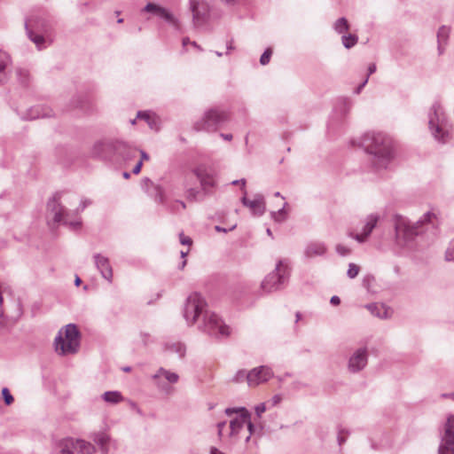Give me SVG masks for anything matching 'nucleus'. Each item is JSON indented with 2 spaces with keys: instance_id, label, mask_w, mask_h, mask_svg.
I'll return each instance as SVG.
<instances>
[{
  "instance_id": "nucleus-1",
  "label": "nucleus",
  "mask_w": 454,
  "mask_h": 454,
  "mask_svg": "<svg viewBox=\"0 0 454 454\" xmlns=\"http://www.w3.org/2000/svg\"><path fill=\"white\" fill-rule=\"evenodd\" d=\"M363 143L366 150L379 160V168L384 167L392 157V141L382 133L367 134Z\"/></svg>"
},
{
  "instance_id": "nucleus-2",
  "label": "nucleus",
  "mask_w": 454,
  "mask_h": 454,
  "mask_svg": "<svg viewBox=\"0 0 454 454\" xmlns=\"http://www.w3.org/2000/svg\"><path fill=\"white\" fill-rule=\"evenodd\" d=\"M80 343V334L74 325H67L62 328L55 339V349L59 354L75 353Z\"/></svg>"
},
{
  "instance_id": "nucleus-3",
  "label": "nucleus",
  "mask_w": 454,
  "mask_h": 454,
  "mask_svg": "<svg viewBox=\"0 0 454 454\" xmlns=\"http://www.w3.org/2000/svg\"><path fill=\"white\" fill-rule=\"evenodd\" d=\"M429 127L436 139L446 141L445 137L449 136V131L445 130L444 114L442 106L438 104L432 106L429 114Z\"/></svg>"
},
{
  "instance_id": "nucleus-4",
  "label": "nucleus",
  "mask_w": 454,
  "mask_h": 454,
  "mask_svg": "<svg viewBox=\"0 0 454 454\" xmlns=\"http://www.w3.org/2000/svg\"><path fill=\"white\" fill-rule=\"evenodd\" d=\"M229 119L228 114L218 109H210L205 113L201 121L195 124L197 130H215L217 126Z\"/></svg>"
},
{
  "instance_id": "nucleus-5",
  "label": "nucleus",
  "mask_w": 454,
  "mask_h": 454,
  "mask_svg": "<svg viewBox=\"0 0 454 454\" xmlns=\"http://www.w3.org/2000/svg\"><path fill=\"white\" fill-rule=\"evenodd\" d=\"M226 413L229 416L235 414L230 421L231 434H238L239 430L246 425L249 434H252L253 424L250 421V414L245 408L227 409Z\"/></svg>"
},
{
  "instance_id": "nucleus-6",
  "label": "nucleus",
  "mask_w": 454,
  "mask_h": 454,
  "mask_svg": "<svg viewBox=\"0 0 454 454\" xmlns=\"http://www.w3.org/2000/svg\"><path fill=\"white\" fill-rule=\"evenodd\" d=\"M61 454H90L94 451V446L82 440L66 438L59 442Z\"/></svg>"
},
{
  "instance_id": "nucleus-7",
  "label": "nucleus",
  "mask_w": 454,
  "mask_h": 454,
  "mask_svg": "<svg viewBox=\"0 0 454 454\" xmlns=\"http://www.w3.org/2000/svg\"><path fill=\"white\" fill-rule=\"evenodd\" d=\"M206 306L204 300L197 293L190 294L187 299L184 317L186 320L192 324L196 322L197 318Z\"/></svg>"
},
{
  "instance_id": "nucleus-8",
  "label": "nucleus",
  "mask_w": 454,
  "mask_h": 454,
  "mask_svg": "<svg viewBox=\"0 0 454 454\" xmlns=\"http://www.w3.org/2000/svg\"><path fill=\"white\" fill-rule=\"evenodd\" d=\"M454 452V415H450L445 425L439 454H451Z\"/></svg>"
},
{
  "instance_id": "nucleus-9",
  "label": "nucleus",
  "mask_w": 454,
  "mask_h": 454,
  "mask_svg": "<svg viewBox=\"0 0 454 454\" xmlns=\"http://www.w3.org/2000/svg\"><path fill=\"white\" fill-rule=\"evenodd\" d=\"M190 9L192 12L195 26L204 24L209 15V6L205 0H190Z\"/></svg>"
},
{
  "instance_id": "nucleus-10",
  "label": "nucleus",
  "mask_w": 454,
  "mask_h": 454,
  "mask_svg": "<svg viewBox=\"0 0 454 454\" xmlns=\"http://www.w3.org/2000/svg\"><path fill=\"white\" fill-rule=\"evenodd\" d=\"M416 225H411L410 223L402 216L395 219V233L399 241H406L418 234Z\"/></svg>"
},
{
  "instance_id": "nucleus-11",
  "label": "nucleus",
  "mask_w": 454,
  "mask_h": 454,
  "mask_svg": "<svg viewBox=\"0 0 454 454\" xmlns=\"http://www.w3.org/2000/svg\"><path fill=\"white\" fill-rule=\"evenodd\" d=\"M276 273L269 274L262 283V287L267 292H270L277 287L278 284L283 282L284 277L287 272V266L279 262L276 269Z\"/></svg>"
},
{
  "instance_id": "nucleus-12",
  "label": "nucleus",
  "mask_w": 454,
  "mask_h": 454,
  "mask_svg": "<svg viewBox=\"0 0 454 454\" xmlns=\"http://www.w3.org/2000/svg\"><path fill=\"white\" fill-rule=\"evenodd\" d=\"M206 328L214 335L227 337L231 333L229 326L223 324L222 319L215 314H210L207 317Z\"/></svg>"
},
{
  "instance_id": "nucleus-13",
  "label": "nucleus",
  "mask_w": 454,
  "mask_h": 454,
  "mask_svg": "<svg viewBox=\"0 0 454 454\" xmlns=\"http://www.w3.org/2000/svg\"><path fill=\"white\" fill-rule=\"evenodd\" d=\"M270 378V370L264 366L254 368L247 374V381L249 387H256L268 381Z\"/></svg>"
},
{
  "instance_id": "nucleus-14",
  "label": "nucleus",
  "mask_w": 454,
  "mask_h": 454,
  "mask_svg": "<svg viewBox=\"0 0 454 454\" xmlns=\"http://www.w3.org/2000/svg\"><path fill=\"white\" fill-rule=\"evenodd\" d=\"M145 11L147 12H152L174 25H176L177 22L176 18L167 9L161 7L160 5L150 3L145 7Z\"/></svg>"
},
{
  "instance_id": "nucleus-15",
  "label": "nucleus",
  "mask_w": 454,
  "mask_h": 454,
  "mask_svg": "<svg viewBox=\"0 0 454 454\" xmlns=\"http://www.w3.org/2000/svg\"><path fill=\"white\" fill-rule=\"evenodd\" d=\"M367 364L365 349L357 350L349 359L348 368L352 372L363 369Z\"/></svg>"
},
{
  "instance_id": "nucleus-16",
  "label": "nucleus",
  "mask_w": 454,
  "mask_h": 454,
  "mask_svg": "<svg viewBox=\"0 0 454 454\" xmlns=\"http://www.w3.org/2000/svg\"><path fill=\"white\" fill-rule=\"evenodd\" d=\"M194 174L200 180L201 186L204 190L211 188L215 184V178L211 172L207 168L200 167L194 170Z\"/></svg>"
},
{
  "instance_id": "nucleus-17",
  "label": "nucleus",
  "mask_w": 454,
  "mask_h": 454,
  "mask_svg": "<svg viewBox=\"0 0 454 454\" xmlns=\"http://www.w3.org/2000/svg\"><path fill=\"white\" fill-rule=\"evenodd\" d=\"M379 220V216L375 215H371L368 216L366 223L364 228L363 233L354 234L352 232L349 233V236L356 239L359 242H364L366 238L372 231L373 228L376 226V223Z\"/></svg>"
},
{
  "instance_id": "nucleus-18",
  "label": "nucleus",
  "mask_w": 454,
  "mask_h": 454,
  "mask_svg": "<svg viewBox=\"0 0 454 454\" xmlns=\"http://www.w3.org/2000/svg\"><path fill=\"white\" fill-rule=\"evenodd\" d=\"M95 261L97 267L101 271L103 277L107 280L112 281L113 270L110 266L108 259L100 254H98L95 256Z\"/></svg>"
},
{
  "instance_id": "nucleus-19",
  "label": "nucleus",
  "mask_w": 454,
  "mask_h": 454,
  "mask_svg": "<svg viewBox=\"0 0 454 454\" xmlns=\"http://www.w3.org/2000/svg\"><path fill=\"white\" fill-rule=\"evenodd\" d=\"M243 204L252 210L254 215H261L264 213L265 205L262 198L258 197L253 200H248L245 196L242 198Z\"/></svg>"
},
{
  "instance_id": "nucleus-20",
  "label": "nucleus",
  "mask_w": 454,
  "mask_h": 454,
  "mask_svg": "<svg viewBox=\"0 0 454 454\" xmlns=\"http://www.w3.org/2000/svg\"><path fill=\"white\" fill-rule=\"evenodd\" d=\"M59 195L56 194L48 203V210L53 215L55 222H60L63 216V207L59 202Z\"/></svg>"
},
{
  "instance_id": "nucleus-21",
  "label": "nucleus",
  "mask_w": 454,
  "mask_h": 454,
  "mask_svg": "<svg viewBox=\"0 0 454 454\" xmlns=\"http://www.w3.org/2000/svg\"><path fill=\"white\" fill-rule=\"evenodd\" d=\"M367 309L380 318H387L392 315V310L384 304H371L367 306Z\"/></svg>"
},
{
  "instance_id": "nucleus-22",
  "label": "nucleus",
  "mask_w": 454,
  "mask_h": 454,
  "mask_svg": "<svg viewBox=\"0 0 454 454\" xmlns=\"http://www.w3.org/2000/svg\"><path fill=\"white\" fill-rule=\"evenodd\" d=\"M137 118L145 120L151 129H158L159 119L155 114L148 112H139Z\"/></svg>"
},
{
  "instance_id": "nucleus-23",
  "label": "nucleus",
  "mask_w": 454,
  "mask_h": 454,
  "mask_svg": "<svg viewBox=\"0 0 454 454\" xmlns=\"http://www.w3.org/2000/svg\"><path fill=\"white\" fill-rule=\"evenodd\" d=\"M103 399L109 403H118L123 401L121 394L118 391H108L104 393Z\"/></svg>"
},
{
  "instance_id": "nucleus-24",
  "label": "nucleus",
  "mask_w": 454,
  "mask_h": 454,
  "mask_svg": "<svg viewBox=\"0 0 454 454\" xmlns=\"http://www.w3.org/2000/svg\"><path fill=\"white\" fill-rule=\"evenodd\" d=\"M325 251V247L319 243L310 244L306 250V254L308 256H315L323 254Z\"/></svg>"
},
{
  "instance_id": "nucleus-25",
  "label": "nucleus",
  "mask_w": 454,
  "mask_h": 454,
  "mask_svg": "<svg viewBox=\"0 0 454 454\" xmlns=\"http://www.w3.org/2000/svg\"><path fill=\"white\" fill-rule=\"evenodd\" d=\"M94 441L100 445L104 451H106V446L110 441V437L107 434L101 432L95 435Z\"/></svg>"
},
{
  "instance_id": "nucleus-26",
  "label": "nucleus",
  "mask_w": 454,
  "mask_h": 454,
  "mask_svg": "<svg viewBox=\"0 0 454 454\" xmlns=\"http://www.w3.org/2000/svg\"><path fill=\"white\" fill-rule=\"evenodd\" d=\"M421 224L429 223L436 224L438 223V215L436 213L430 211L424 215L422 219L419 221Z\"/></svg>"
},
{
  "instance_id": "nucleus-27",
  "label": "nucleus",
  "mask_w": 454,
  "mask_h": 454,
  "mask_svg": "<svg viewBox=\"0 0 454 454\" xmlns=\"http://www.w3.org/2000/svg\"><path fill=\"white\" fill-rule=\"evenodd\" d=\"M179 240H180V243H181L182 245H186V246H188V248H187V250H186V251H181V256H182L183 258H184V257L189 254V252H190V247H191V246H192V239H191L190 237L185 236L184 233H181V234L179 235Z\"/></svg>"
},
{
  "instance_id": "nucleus-28",
  "label": "nucleus",
  "mask_w": 454,
  "mask_h": 454,
  "mask_svg": "<svg viewBox=\"0 0 454 454\" xmlns=\"http://www.w3.org/2000/svg\"><path fill=\"white\" fill-rule=\"evenodd\" d=\"M349 28L348 20L345 18L339 19L335 23V29L338 33L343 34Z\"/></svg>"
},
{
  "instance_id": "nucleus-29",
  "label": "nucleus",
  "mask_w": 454,
  "mask_h": 454,
  "mask_svg": "<svg viewBox=\"0 0 454 454\" xmlns=\"http://www.w3.org/2000/svg\"><path fill=\"white\" fill-rule=\"evenodd\" d=\"M156 376L157 377H161L162 376V377H164L167 380H168L171 383H175L178 380V375L177 374H176L174 372H170L165 371V370H160Z\"/></svg>"
},
{
  "instance_id": "nucleus-30",
  "label": "nucleus",
  "mask_w": 454,
  "mask_h": 454,
  "mask_svg": "<svg viewBox=\"0 0 454 454\" xmlns=\"http://www.w3.org/2000/svg\"><path fill=\"white\" fill-rule=\"evenodd\" d=\"M357 42V37L353 35H347L342 36V43L346 48L354 46Z\"/></svg>"
},
{
  "instance_id": "nucleus-31",
  "label": "nucleus",
  "mask_w": 454,
  "mask_h": 454,
  "mask_svg": "<svg viewBox=\"0 0 454 454\" xmlns=\"http://www.w3.org/2000/svg\"><path fill=\"white\" fill-rule=\"evenodd\" d=\"M450 28L447 27H442L438 30L437 37L438 41L441 43L442 42H445L449 36Z\"/></svg>"
},
{
  "instance_id": "nucleus-32",
  "label": "nucleus",
  "mask_w": 454,
  "mask_h": 454,
  "mask_svg": "<svg viewBox=\"0 0 454 454\" xmlns=\"http://www.w3.org/2000/svg\"><path fill=\"white\" fill-rule=\"evenodd\" d=\"M271 55H272V50L270 48H268L263 52V54L261 56L260 63L263 66L267 65L270 60Z\"/></svg>"
},
{
  "instance_id": "nucleus-33",
  "label": "nucleus",
  "mask_w": 454,
  "mask_h": 454,
  "mask_svg": "<svg viewBox=\"0 0 454 454\" xmlns=\"http://www.w3.org/2000/svg\"><path fill=\"white\" fill-rule=\"evenodd\" d=\"M2 395H3V397H4V403L7 405H11L13 403V401H14L13 396L11 395V393H10L8 388L4 387L2 389Z\"/></svg>"
},
{
  "instance_id": "nucleus-34",
  "label": "nucleus",
  "mask_w": 454,
  "mask_h": 454,
  "mask_svg": "<svg viewBox=\"0 0 454 454\" xmlns=\"http://www.w3.org/2000/svg\"><path fill=\"white\" fill-rule=\"evenodd\" d=\"M359 270H360V269H359V267L356 264L350 263L348 270V276L350 278H356L358 275Z\"/></svg>"
},
{
  "instance_id": "nucleus-35",
  "label": "nucleus",
  "mask_w": 454,
  "mask_h": 454,
  "mask_svg": "<svg viewBox=\"0 0 454 454\" xmlns=\"http://www.w3.org/2000/svg\"><path fill=\"white\" fill-rule=\"evenodd\" d=\"M8 61L9 57L7 56V54L0 51V74L4 70Z\"/></svg>"
},
{
  "instance_id": "nucleus-36",
  "label": "nucleus",
  "mask_w": 454,
  "mask_h": 454,
  "mask_svg": "<svg viewBox=\"0 0 454 454\" xmlns=\"http://www.w3.org/2000/svg\"><path fill=\"white\" fill-rule=\"evenodd\" d=\"M199 193L200 192L196 189H189L186 192V198L191 200H194L198 198Z\"/></svg>"
},
{
  "instance_id": "nucleus-37",
  "label": "nucleus",
  "mask_w": 454,
  "mask_h": 454,
  "mask_svg": "<svg viewBox=\"0 0 454 454\" xmlns=\"http://www.w3.org/2000/svg\"><path fill=\"white\" fill-rule=\"evenodd\" d=\"M445 257L447 261H454V244L447 249Z\"/></svg>"
},
{
  "instance_id": "nucleus-38",
  "label": "nucleus",
  "mask_w": 454,
  "mask_h": 454,
  "mask_svg": "<svg viewBox=\"0 0 454 454\" xmlns=\"http://www.w3.org/2000/svg\"><path fill=\"white\" fill-rule=\"evenodd\" d=\"M247 374L244 371H239L233 378V381L241 382L245 378L247 379Z\"/></svg>"
},
{
  "instance_id": "nucleus-39",
  "label": "nucleus",
  "mask_w": 454,
  "mask_h": 454,
  "mask_svg": "<svg viewBox=\"0 0 454 454\" xmlns=\"http://www.w3.org/2000/svg\"><path fill=\"white\" fill-rule=\"evenodd\" d=\"M30 39L37 45L43 42V37L41 35H35L33 33L29 32Z\"/></svg>"
},
{
  "instance_id": "nucleus-40",
  "label": "nucleus",
  "mask_w": 454,
  "mask_h": 454,
  "mask_svg": "<svg viewBox=\"0 0 454 454\" xmlns=\"http://www.w3.org/2000/svg\"><path fill=\"white\" fill-rule=\"evenodd\" d=\"M266 411L265 403H260L255 407L257 416H261Z\"/></svg>"
},
{
  "instance_id": "nucleus-41",
  "label": "nucleus",
  "mask_w": 454,
  "mask_h": 454,
  "mask_svg": "<svg viewBox=\"0 0 454 454\" xmlns=\"http://www.w3.org/2000/svg\"><path fill=\"white\" fill-rule=\"evenodd\" d=\"M337 251L341 254V255H346L348 254H349L350 250L347 247H345L344 246H341V245H339L337 246Z\"/></svg>"
},
{
  "instance_id": "nucleus-42",
  "label": "nucleus",
  "mask_w": 454,
  "mask_h": 454,
  "mask_svg": "<svg viewBox=\"0 0 454 454\" xmlns=\"http://www.w3.org/2000/svg\"><path fill=\"white\" fill-rule=\"evenodd\" d=\"M142 165V160H139L138 163L133 168V173L136 175L139 174L141 171Z\"/></svg>"
},
{
  "instance_id": "nucleus-43",
  "label": "nucleus",
  "mask_w": 454,
  "mask_h": 454,
  "mask_svg": "<svg viewBox=\"0 0 454 454\" xmlns=\"http://www.w3.org/2000/svg\"><path fill=\"white\" fill-rule=\"evenodd\" d=\"M280 401H281L280 395H274L271 399L272 405H277L278 403H280Z\"/></svg>"
},
{
  "instance_id": "nucleus-44",
  "label": "nucleus",
  "mask_w": 454,
  "mask_h": 454,
  "mask_svg": "<svg viewBox=\"0 0 454 454\" xmlns=\"http://www.w3.org/2000/svg\"><path fill=\"white\" fill-rule=\"evenodd\" d=\"M340 298L338 296H333L331 298V303L333 304V305H338L340 304Z\"/></svg>"
},
{
  "instance_id": "nucleus-45",
  "label": "nucleus",
  "mask_w": 454,
  "mask_h": 454,
  "mask_svg": "<svg viewBox=\"0 0 454 454\" xmlns=\"http://www.w3.org/2000/svg\"><path fill=\"white\" fill-rule=\"evenodd\" d=\"M149 159H150V157L148 154H146L145 152L141 153V160H142V162L144 160H149Z\"/></svg>"
},
{
  "instance_id": "nucleus-46",
  "label": "nucleus",
  "mask_w": 454,
  "mask_h": 454,
  "mask_svg": "<svg viewBox=\"0 0 454 454\" xmlns=\"http://www.w3.org/2000/svg\"><path fill=\"white\" fill-rule=\"evenodd\" d=\"M210 454H224V453L220 451L216 448H212L211 450H210Z\"/></svg>"
},
{
  "instance_id": "nucleus-47",
  "label": "nucleus",
  "mask_w": 454,
  "mask_h": 454,
  "mask_svg": "<svg viewBox=\"0 0 454 454\" xmlns=\"http://www.w3.org/2000/svg\"><path fill=\"white\" fill-rule=\"evenodd\" d=\"M224 425H225L224 423H219L218 424L217 427H218V434H219V435L222 434V431H223V428Z\"/></svg>"
},
{
  "instance_id": "nucleus-48",
  "label": "nucleus",
  "mask_w": 454,
  "mask_h": 454,
  "mask_svg": "<svg viewBox=\"0 0 454 454\" xmlns=\"http://www.w3.org/2000/svg\"><path fill=\"white\" fill-rule=\"evenodd\" d=\"M239 184L244 187V186H245L246 182H245V180L234 181V182H233V184Z\"/></svg>"
},
{
  "instance_id": "nucleus-49",
  "label": "nucleus",
  "mask_w": 454,
  "mask_h": 454,
  "mask_svg": "<svg viewBox=\"0 0 454 454\" xmlns=\"http://www.w3.org/2000/svg\"><path fill=\"white\" fill-rule=\"evenodd\" d=\"M221 136H222L224 139H226V140H231V138H232V136H231V134H229V135H223V134H222Z\"/></svg>"
},
{
  "instance_id": "nucleus-50",
  "label": "nucleus",
  "mask_w": 454,
  "mask_h": 454,
  "mask_svg": "<svg viewBox=\"0 0 454 454\" xmlns=\"http://www.w3.org/2000/svg\"><path fill=\"white\" fill-rule=\"evenodd\" d=\"M375 69H376L375 65H371L369 67L370 74H372L375 71Z\"/></svg>"
},
{
  "instance_id": "nucleus-51",
  "label": "nucleus",
  "mask_w": 454,
  "mask_h": 454,
  "mask_svg": "<svg viewBox=\"0 0 454 454\" xmlns=\"http://www.w3.org/2000/svg\"><path fill=\"white\" fill-rule=\"evenodd\" d=\"M82 280L79 277H76L75 278V285L78 286L81 284Z\"/></svg>"
},
{
  "instance_id": "nucleus-52",
  "label": "nucleus",
  "mask_w": 454,
  "mask_h": 454,
  "mask_svg": "<svg viewBox=\"0 0 454 454\" xmlns=\"http://www.w3.org/2000/svg\"><path fill=\"white\" fill-rule=\"evenodd\" d=\"M189 40L188 39H184L183 40V44L184 45H186V43H188Z\"/></svg>"
},
{
  "instance_id": "nucleus-53",
  "label": "nucleus",
  "mask_w": 454,
  "mask_h": 454,
  "mask_svg": "<svg viewBox=\"0 0 454 454\" xmlns=\"http://www.w3.org/2000/svg\"><path fill=\"white\" fill-rule=\"evenodd\" d=\"M185 264H186V260H184V262H183V263H182V267H181V268L183 269V268L185 266Z\"/></svg>"
},
{
  "instance_id": "nucleus-54",
  "label": "nucleus",
  "mask_w": 454,
  "mask_h": 454,
  "mask_svg": "<svg viewBox=\"0 0 454 454\" xmlns=\"http://www.w3.org/2000/svg\"><path fill=\"white\" fill-rule=\"evenodd\" d=\"M129 173H124V177H125V178H129Z\"/></svg>"
},
{
  "instance_id": "nucleus-55",
  "label": "nucleus",
  "mask_w": 454,
  "mask_h": 454,
  "mask_svg": "<svg viewBox=\"0 0 454 454\" xmlns=\"http://www.w3.org/2000/svg\"><path fill=\"white\" fill-rule=\"evenodd\" d=\"M125 372H129L130 369L129 367L123 369Z\"/></svg>"
},
{
  "instance_id": "nucleus-56",
  "label": "nucleus",
  "mask_w": 454,
  "mask_h": 454,
  "mask_svg": "<svg viewBox=\"0 0 454 454\" xmlns=\"http://www.w3.org/2000/svg\"><path fill=\"white\" fill-rule=\"evenodd\" d=\"M267 232H268V234H269V235H270V234H271V232H270V229H268V230H267Z\"/></svg>"
},
{
  "instance_id": "nucleus-57",
  "label": "nucleus",
  "mask_w": 454,
  "mask_h": 454,
  "mask_svg": "<svg viewBox=\"0 0 454 454\" xmlns=\"http://www.w3.org/2000/svg\"><path fill=\"white\" fill-rule=\"evenodd\" d=\"M118 22H119V23H121V22H122V19H119V20H118Z\"/></svg>"
},
{
  "instance_id": "nucleus-58",
  "label": "nucleus",
  "mask_w": 454,
  "mask_h": 454,
  "mask_svg": "<svg viewBox=\"0 0 454 454\" xmlns=\"http://www.w3.org/2000/svg\"><path fill=\"white\" fill-rule=\"evenodd\" d=\"M131 123H132V124H135V123H136V120H133V121H131Z\"/></svg>"
}]
</instances>
